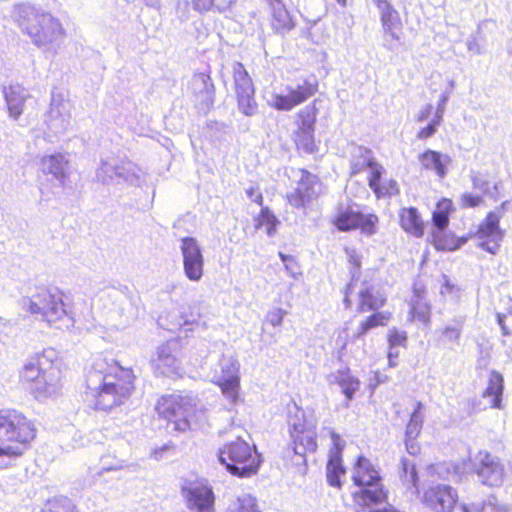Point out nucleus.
Here are the masks:
<instances>
[{
  "label": "nucleus",
  "instance_id": "f257e3e1",
  "mask_svg": "<svg viewBox=\"0 0 512 512\" xmlns=\"http://www.w3.org/2000/svg\"><path fill=\"white\" fill-rule=\"evenodd\" d=\"M103 362H96L86 377L87 389L95 399V408L110 410L122 405L134 390L135 375L118 363L103 371Z\"/></svg>",
  "mask_w": 512,
  "mask_h": 512
},
{
  "label": "nucleus",
  "instance_id": "f03ea898",
  "mask_svg": "<svg viewBox=\"0 0 512 512\" xmlns=\"http://www.w3.org/2000/svg\"><path fill=\"white\" fill-rule=\"evenodd\" d=\"M60 373L56 350L47 348L26 360L20 379L30 385L36 398H45L56 392Z\"/></svg>",
  "mask_w": 512,
  "mask_h": 512
},
{
  "label": "nucleus",
  "instance_id": "7ed1b4c3",
  "mask_svg": "<svg viewBox=\"0 0 512 512\" xmlns=\"http://www.w3.org/2000/svg\"><path fill=\"white\" fill-rule=\"evenodd\" d=\"M22 307L31 314L42 316L49 325L68 330L74 326V315L58 288H43L30 298L22 300Z\"/></svg>",
  "mask_w": 512,
  "mask_h": 512
},
{
  "label": "nucleus",
  "instance_id": "20e7f679",
  "mask_svg": "<svg viewBox=\"0 0 512 512\" xmlns=\"http://www.w3.org/2000/svg\"><path fill=\"white\" fill-rule=\"evenodd\" d=\"M14 15L18 26L38 47L58 42L63 36L60 22L51 14L28 4L15 6Z\"/></svg>",
  "mask_w": 512,
  "mask_h": 512
},
{
  "label": "nucleus",
  "instance_id": "39448f33",
  "mask_svg": "<svg viewBox=\"0 0 512 512\" xmlns=\"http://www.w3.org/2000/svg\"><path fill=\"white\" fill-rule=\"evenodd\" d=\"M436 471L440 476L446 472V479L455 482L462 481L467 473L474 472L482 484L491 487L501 485L504 476V468L498 458L483 451L468 461L439 464Z\"/></svg>",
  "mask_w": 512,
  "mask_h": 512
},
{
  "label": "nucleus",
  "instance_id": "423d86ee",
  "mask_svg": "<svg viewBox=\"0 0 512 512\" xmlns=\"http://www.w3.org/2000/svg\"><path fill=\"white\" fill-rule=\"evenodd\" d=\"M352 481L358 490L352 493L354 502L362 507L383 504L388 499V490L379 471L369 459L358 456L352 472Z\"/></svg>",
  "mask_w": 512,
  "mask_h": 512
},
{
  "label": "nucleus",
  "instance_id": "0eeeda50",
  "mask_svg": "<svg viewBox=\"0 0 512 512\" xmlns=\"http://www.w3.org/2000/svg\"><path fill=\"white\" fill-rule=\"evenodd\" d=\"M159 416L173 425V430L186 432L197 428L205 420V412L190 396L171 394L162 396L155 407Z\"/></svg>",
  "mask_w": 512,
  "mask_h": 512
},
{
  "label": "nucleus",
  "instance_id": "6e6552de",
  "mask_svg": "<svg viewBox=\"0 0 512 512\" xmlns=\"http://www.w3.org/2000/svg\"><path fill=\"white\" fill-rule=\"evenodd\" d=\"M286 422L290 446L294 453L304 460L307 452L313 453L317 450V420L312 414L307 415L296 402L291 401L287 404Z\"/></svg>",
  "mask_w": 512,
  "mask_h": 512
},
{
  "label": "nucleus",
  "instance_id": "1a4fd4ad",
  "mask_svg": "<svg viewBox=\"0 0 512 512\" xmlns=\"http://www.w3.org/2000/svg\"><path fill=\"white\" fill-rule=\"evenodd\" d=\"M219 462L234 476L245 478L256 474L262 459L255 446L238 437L218 451Z\"/></svg>",
  "mask_w": 512,
  "mask_h": 512
},
{
  "label": "nucleus",
  "instance_id": "9d476101",
  "mask_svg": "<svg viewBox=\"0 0 512 512\" xmlns=\"http://www.w3.org/2000/svg\"><path fill=\"white\" fill-rule=\"evenodd\" d=\"M331 222L341 232L359 229L362 235L371 237L378 231L379 217L375 213H364L355 210L352 205L340 203Z\"/></svg>",
  "mask_w": 512,
  "mask_h": 512
},
{
  "label": "nucleus",
  "instance_id": "9b49d317",
  "mask_svg": "<svg viewBox=\"0 0 512 512\" xmlns=\"http://www.w3.org/2000/svg\"><path fill=\"white\" fill-rule=\"evenodd\" d=\"M0 436L7 441L29 443L36 436L34 424L14 409L0 410Z\"/></svg>",
  "mask_w": 512,
  "mask_h": 512
},
{
  "label": "nucleus",
  "instance_id": "f8f14e48",
  "mask_svg": "<svg viewBox=\"0 0 512 512\" xmlns=\"http://www.w3.org/2000/svg\"><path fill=\"white\" fill-rule=\"evenodd\" d=\"M96 178L102 184L128 183L139 185L140 169L129 161H122L114 156L101 158L96 171Z\"/></svg>",
  "mask_w": 512,
  "mask_h": 512
},
{
  "label": "nucleus",
  "instance_id": "ddd939ff",
  "mask_svg": "<svg viewBox=\"0 0 512 512\" xmlns=\"http://www.w3.org/2000/svg\"><path fill=\"white\" fill-rule=\"evenodd\" d=\"M318 89L315 77L302 79L286 87V94L272 93L267 103L278 111H290L313 96Z\"/></svg>",
  "mask_w": 512,
  "mask_h": 512
},
{
  "label": "nucleus",
  "instance_id": "4468645a",
  "mask_svg": "<svg viewBox=\"0 0 512 512\" xmlns=\"http://www.w3.org/2000/svg\"><path fill=\"white\" fill-rule=\"evenodd\" d=\"M234 90L238 110L247 117L258 113V103L255 99L253 81L241 62H235L232 67Z\"/></svg>",
  "mask_w": 512,
  "mask_h": 512
},
{
  "label": "nucleus",
  "instance_id": "2eb2a0df",
  "mask_svg": "<svg viewBox=\"0 0 512 512\" xmlns=\"http://www.w3.org/2000/svg\"><path fill=\"white\" fill-rule=\"evenodd\" d=\"M500 218V209L490 211L479 225L475 235L478 240V247L493 255L497 254L500 242L504 237V231L499 226Z\"/></svg>",
  "mask_w": 512,
  "mask_h": 512
},
{
  "label": "nucleus",
  "instance_id": "dca6fc26",
  "mask_svg": "<svg viewBox=\"0 0 512 512\" xmlns=\"http://www.w3.org/2000/svg\"><path fill=\"white\" fill-rule=\"evenodd\" d=\"M45 122L55 135L64 133L70 126L71 104L61 92L52 91L50 109Z\"/></svg>",
  "mask_w": 512,
  "mask_h": 512
},
{
  "label": "nucleus",
  "instance_id": "f3484780",
  "mask_svg": "<svg viewBox=\"0 0 512 512\" xmlns=\"http://www.w3.org/2000/svg\"><path fill=\"white\" fill-rule=\"evenodd\" d=\"M182 495L188 508L182 512H214V494L207 484L190 482L182 486Z\"/></svg>",
  "mask_w": 512,
  "mask_h": 512
},
{
  "label": "nucleus",
  "instance_id": "a211bd4d",
  "mask_svg": "<svg viewBox=\"0 0 512 512\" xmlns=\"http://www.w3.org/2000/svg\"><path fill=\"white\" fill-rule=\"evenodd\" d=\"M180 250L185 276L190 281H199L203 276L204 258L198 241L193 237H184L181 239Z\"/></svg>",
  "mask_w": 512,
  "mask_h": 512
},
{
  "label": "nucleus",
  "instance_id": "6ab92c4d",
  "mask_svg": "<svg viewBox=\"0 0 512 512\" xmlns=\"http://www.w3.org/2000/svg\"><path fill=\"white\" fill-rule=\"evenodd\" d=\"M219 366L221 375L218 377V384L227 399H229L232 404H235L238 400L240 383L239 362L232 355H222Z\"/></svg>",
  "mask_w": 512,
  "mask_h": 512
},
{
  "label": "nucleus",
  "instance_id": "aec40b11",
  "mask_svg": "<svg viewBox=\"0 0 512 512\" xmlns=\"http://www.w3.org/2000/svg\"><path fill=\"white\" fill-rule=\"evenodd\" d=\"M190 89L198 112L207 114L215 102V86L210 75L194 74L190 82Z\"/></svg>",
  "mask_w": 512,
  "mask_h": 512
},
{
  "label": "nucleus",
  "instance_id": "412c9836",
  "mask_svg": "<svg viewBox=\"0 0 512 512\" xmlns=\"http://www.w3.org/2000/svg\"><path fill=\"white\" fill-rule=\"evenodd\" d=\"M458 495L449 485L437 484L424 493V503L434 512H452Z\"/></svg>",
  "mask_w": 512,
  "mask_h": 512
},
{
  "label": "nucleus",
  "instance_id": "4be33fe9",
  "mask_svg": "<svg viewBox=\"0 0 512 512\" xmlns=\"http://www.w3.org/2000/svg\"><path fill=\"white\" fill-rule=\"evenodd\" d=\"M301 173L296 189L287 196L289 203L296 208L305 207L316 198L317 188L320 187L319 180L315 175L306 170H302Z\"/></svg>",
  "mask_w": 512,
  "mask_h": 512
},
{
  "label": "nucleus",
  "instance_id": "5701e85b",
  "mask_svg": "<svg viewBox=\"0 0 512 512\" xmlns=\"http://www.w3.org/2000/svg\"><path fill=\"white\" fill-rule=\"evenodd\" d=\"M176 342L170 341L159 346L157 350V357L152 360L155 372L173 377L179 374L180 362L174 355Z\"/></svg>",
  "mask_w": 512,
  "mask_h": 512
},
{
  "label": "nucleus",
  "instance_id": "b1692460",
  "mask_svg": "<svg viewBox=\"0 0 512 512\" xmlns=\"http://www.w3.org/2000/svg\"><path fill=\"white\" fill-rule=\"evenodd\" d=\"M359 301L357 311L364 313L368 311H377L386 303L384 294L373 285H365L358 293Z\"/></svg>",
  "mask_w": 512,
  "mask_h": 512
},
{
  "label": "nucleus",
  "instance_id": "393cba45",
  "mask_svg": "<svg viewBox=\"0 0 512 512\" xmlns=\"http://www.w3.org/2000/svg\"><path fill=\"white\" fill-rule=\"evenodd\" d=\"M375 161L377 160L371 149L361 145H353L349 159L350 176L354 177L368 170Z\"/></svg>",
  "mask_w": 512,
  "mask_h": 512
},
{
  "label": "nucleus",
  "instance_id": "a878e982",
  "mask_svg": "<svg viewBox=\"0 0 512 512\" xmlns=\"http://www.w3.org/2000/svg\"><path fill=\"white\" fill-rule=\"evenodd\" d=\"M418 159L424 169L435 171L440 178L447 175V166L451 163L449 155L431 149L421 153Z\"/></svg>",
  "mask_w": 512,
  "mask_h": 512
},
{
  "label": "nucleus",
  "instance_id": "bb28decb",
  "mask_svg": "<svg viewBox=\"0 0 512 512\" xmlns=\"http://www.w3.org/2000/svg\"><path fill=\"white\" fill-rule=\"evenodd\" d=\"M68 164L69 161L66 155L62 153L44 156L41 160L42 171L46 174L53 175L62 186H64L67 178Z\"/></svg>",
  "mask_w": 512,
  "mask_h": 512
},
{
  "label": "nucleus",
  "instance_id": "cd10ccee",
  "mask_svg": "<svg viewBox=\"0 0 512 512\" xmlns=\"http://www.w3.org/2000/svg\"><path fill=\"white\" fill-rule=\"evenodd\" d=\"M3 94L10 116L17 119L23 112V106L28 96L27 91L17 84L3 87Z\"/></svg>",
  "mask_w": 512,
  "mask_h": 512
},
{
  "label": "nucleus",
  "instance_id": "c85d7f7f",
  "mask_svg": "<svg viewBox=\"0 0 512 512\" xmlns=\"http://www.w3.org/2000/svg\"><path fill=\"white\" fill-rule=\"evenodd\" d=\"M331 381L337 383L347 400L346 406L354 398L355 392L359 389V380L351 375L349 368L339 369L330 375Z\"/></svg>",
  "mask_w": 512,
  "mask_h": 512
},
{
  "label": "nucleus",
  "instance_id": "c756f323",
  "mask_svg": "<svg viewBox=\"0 0 512 512\" xmlns=\"http://www.w3.org/2000/svg\"><path fill=\"white\" fill-rule=\"evenodd\" d=\"M401 227L416 237H421L424 233L423 221L414 207L403 208L400 212Z\"/></svg>",
  "mask_w": 512,
  "mask_h": 512
},
{
  "label": "nucleus",
  "instance_id": "7c9ffc66",
  "mask_svg": "<svg viewBox=\"0 0 512 512\" xmlns=\"http://www.w3.org/2000/svg\"><path fill=\"white\" fill-rule=\"evenodd\" d=\"M272 10L271 26L278 34H285L294 28V22L285 5L270 6Z\"/></svg>",
  "mask_w": 512,
  "mask_h": 512
},
{
  "label": "nucleus",
  "instance_id": "2f4dec72",
  "mask_svg": "<svg viewBox=\"0 0 512 512\" xmlns=\"http://www.w3.org/2000/svg\"><path fill=\"white\" fill-rule=\"evenodd\" d=\"M465 316L459 315L455 316L451 321L440 331V341L443 343L450 344V348L452 349L453 345L460 344V337L463 331V327L465 324Z\"/></svg>",
  "mask_w": 512,
  "mask_h": 512
},
{
  "label": "nucleus",
  "instance_id": "473e14b6",
  "mask_svg": "<svg viewBox=\"0 0 512 512\" xmlns=\"http://www.w3.org/2000/svg\"><path fill=\"white\" fill-rule=\"evenodd\" d=\"M431 236L435 248L442 251L457 250L467 242L466 238H456L447 229L432 231Z\"/></svg>",
  "mask_w": 512,
  "mask_h": 512
},
{
  "label": "nucleus",
  "instance_id": "72a5a7b5",
  "mask_svg": "<svg viewBox=\"0 0 512 512\" xmlns=\"http://www.w3.org/2000/svg\"><path fill=\"white\" fill-rule=\"evenodd\" d=\"M2 441H0V470H7L11 469L14 466H16V461L23 455L24 447L21 443H18L19 445H10L5 444V439L2 438ZM6 442H8L6 440Z\"/></svg>",
  "mask_w": 512,
  "mask_h": 512
},
{
  "label": "nucleus",
  "instance_id": "f704fd0d",
  "mask_svg": "<svg viewBox=\"0 0 512 512\" xmlns=\"http://www.w3.org/2000/svg\"><path fill=\"white\" fill-rule=\"evenodd\" d=\"M391 318V313L378 310L368 316L362 321L357 329V332L353 335V340L362 339L370 330L378 327L385 326Z\"/></svg>",
  "mask_w": 512,
  "mask_h": 512
},
{
  "label": "nucleus",
  "instance_id": "c9c22d12",
  "mask_svg": "<svg viewBox=\"0 0 512 512\" xmlns=\"http://www.w3.org/2000/svg\"><path fill=\"white\" fill-rule=\"evenodd\" d=\"M452 210L453 203L450 199L443 198L437 203L436 209L432 214V231L447 229Z\"/></svg>",
  "mask_w": 512,
  "mask_h": 512
},
{
  "label": "nucleus",
  "instance_id": "e433bc0d",
  "mask_svg": "<svg viewBox=\"0 0 512 512\" xmlns=\"http://www.w3.org/2000/svg\"><path fill=\"white\" fill-rule=\"evenodd\" d=\"M503 390V376L497 371H492L489 377L488 386L483 393V397H492L491 406L493 408H500Z\"/></svg>",
  "mask_w": 512,
  "mask_h": 512
},
{
  "label": "nucleus",
  "instance_id": "4c0bfd02",
  "mask_svg": "<svg viewBox=\"0 0 512 512\" xmlns=\"http://www.w3.org/2000/svg\"><path fill=\"white\" fill-rule=\"evenodd\" d=\"M383 29L389 34L393 40H399V36L395 32L401 26L399 13L392 5L379 11Z\"/></svg>",
  "mask_w": 512,
  "mask_h": 512
},
{
  "label": "nucleus",
  "instance_id": "58836bf2",
  "mask_svg": "<svg viewBox=\"0 0 512 512\" xmlns=\"http://www.w3.org/2000/svg\"><path fill=\"white\" fill-rule=\"evenodd\" d=\"M410 313L413 318L421 322H428L430 320V305L427 303L423 293L418 289L414 290L413 297L410 302Z\"/></svg>",
  "mask_w": 512,
  "mask_h": 512
},
{
  "label": "nucleus",
  "instance_id": "ea45409f",
  "mask_svg": "<svg viewBox=\"0 0 512 512\" xmlns=\"http://www.w3.org/2000/svg\"><path fill=\"white\" fill-rule=\"evenodd\" d=\"M315 130L298 128L295 133V143L299 150L306 154H313L317 150L314 137Z\"/></svg>",
  "mask_w": 512,
  "mask_h": 512
},
{
  "label": "nucleus",
  "instance_id": "a19ab883",
  "mask_svg": "<svg viewBox=\"0 0 512 512\" xmlns=\"http://www.w3.org/2000/svg\"><path fill=\"white\" fill-rule=\"evenodd\" d=\"M423 404L421 402H417L415 408L410 416V420L406 426L405 436L408 440H415L423 425V415H422Z\"/></svg>",
  "mask_w": 512,
  "mask_h": 512
},
{
  "label": "nucleus",
  "instance_id": "79ce46f5",
  "mask_svg": "<svg viewBox=\"0 0 512 512\" xmlns=\"http://www.w3.org/2000/svg\"><path fill=\"white\" fill-rule=\"evenodd\" d=\"M40 512H79L76 505L64 496L48 500Z\"/></svg>",
  "mask_w": 512,
  "mask_h": 512
},
{
  "label": "nucleus",
  "instance_id": "37998d69",
  "mask_svg": "<svg viewBox=\"0 0 512 512\" xmlns=\"http://www.w3.org/2000/svg\"><path fill=\"white\" fill-rule=\"evenodd\" d=\"M345 473L342 460L328 459L326 466V478L330 486L340 488L342 485L341 476Z\"/></svg>",
  "mask_w": 512,
  "mask_h": 512
},
{
  "label": "nucleus",
  "instance_id": "c03bdc74",
  "mask_svg": "<svg viewBox=\"0 0 512 512\" xmlns=\"http://www.w3.org/2000/svg\"><path fill=\"white\" fill-rule=\"evenodd\" d=\"M255 221L256 228L266 226V233L270 237L276 233L277 227L280 224L278 218L268 207H262L260 214Z\"/></svg>",
  "mask_w": 512,
  "mask_h": 512
},
{
  "label": "nucleus",
  "instance_id": "a18cd8bd",
  "mask_svg": "<svg viewBox=\"0 0 512 512\" xmlns=\"http://www.w3.org/2000/svg\"><path fill=\"white\" fill-rule=\"evenodd\" d=\"M471 180L473 183V187L482 191L485 195L490 196L492 198H497L499 194V185L500 182L494 183L493 185L487 180L481 173L472 172Z\"/></svg>",
  "mask_w": 512,
  "mask_h": 512
},
{
  "label": "nucleus",
  "instance_id": "49530a36",
  "mask_svg": "<svg viewBox=\"0 0 512 512\" xmlns=\"http://www.w3.org/2000/svg\"><path fill=\"white\" fill-rule=\"evenodd\" d=\"M319 100H314L312 104L305 106L298 113V128L301 129H313L315 130V123L318 114V108L316 107V103Z\"/></svg>",
  "mask_w": 512,
  "mask_h": 512
},
{
  "label": "nucleus",
  "instance_id": "de8ad7c7",
  "mask_svg": "<svg viewBox=\"0 0 512 512\" xmlns=\"http://www.w3.org/2000/svg\"><path fill=\"white\" fill-rule=\"evenodd\" d=\"M401 479L409 487L418 488V473L413 461L403 458L401 460Z\"/></svg>",
  "mask_w": 512,
  "mask_h": 512
},
{
  "label": "nucleus",
  "instance_id": "09e8293b",
  "mask_svg": "<svg viewBox=\"0 0 512 512\" xmlns=\"http://www.w3.org/2000/svg\"><path fill=\"white\" fill-rule=\"evenodd\" d=\"M368 170V186L375 194L376 190L383 181V175L386 173V170L378 161H375Z\"/></svg>",
  "mask_w": 512,
  "mask_h": 512
},
{
  "label": "nucleus",
  "instance_id": "8fccbe9b",
  "mask_svg": "<svg viewBox=\"0 0 512 512\" xmlns=\"http://www.w3.org/2000/svg\"><path fill=\"white\" fill-rule=\"evenodd\" d=\"M231 512H261L258 509L256 498L249 495L243 494L237 499V507Z\"/></svg>",
  "mask_w": 512,
  "mask_h": 512
},
{
  "label": "nucleus",
  "instance_id": "3c124183",
  "mask_svg": "<svg viewBox=\"0 0 512 512\" xmlns=\"http://www.w3.org/2000/svg\"><path fill=\"white\" fill-rule=\"evenodd\" d=\"M399 193L398 183L394 179H383L380 186L375 192V196L379 198L394 196Z\"/></svg>",
  "mask_w": 512,
  "mask_h": 512
},
{
  "label": "nucleus",
  "instance_id": "603ef678",
  "mask_svg": "<svg viewBox=\"0 0 512 512\" xmlns=\"http://www.w3.org/2000/svg\"><path fill=\"white\" fill-rule=\"evenodd\" d=\"M387 336L389 347H406L408 337L405 331L392 327L388 330Z\"/></svg>",
  "mask_w": 512,
  "mask_h": 512
},
{
  "label": "nucleus",
  "instance_id": "864d4df0",
  "mask_svg": "<svg viewBox=\"0 0 512 512\" xmlns=\"http://www.w3.org/2000/svg\"><path fill=\"white\" fill-rule=\"evenodd\" d=\"M329 434L333 443V448L329 452V458L342 460V451L345 447V441L332 429H329Z\"/></svg>",
  "mask_w": 512,
  "mask_h": 512
},
{
  "label": "nucleus",
  "instance_id": "5fc2aeb1",
  "mask_svg": "<svg viewBox=\"0 0 512 512\" xmlns=\"http://www.w3.org/2000/svg\"><path fill=\"white\" fill-rule=\"evenodd\" d=\"M100 464L101 470L99 472V475H101L103 472L122 469L124 466L122 460L112 458L108 455L101 457Z\"/></svg>",
  "mask_w": 512,
  "mask_h": 512
},
{
  "label": "nucleus",
  "instance_id": "6e6d98bb",
  "mask_svg": "<svg viewBox=\"0 0 512 512\" xmlns=\"http://www.w3.org/2000/svg\"><path fill=\"white\" fill-rule=\"evenodd\" d=\"M189 313H187L185 310L181 311V319L182 322H179V326H186V325H192L194 323H197L198 319L200 318V312L198 306H189Z\"/></svg>",
  "mask_w": 512,
  "mask_h": 512
},
{
  "label": "nucleus",
  "instance_id": "4d7b16f0",
  "mask_svg": "<svg viewBox=\"0 0 512 512\" xmlns=\"http://www.w3.org/2000/svg\"><path fill=\"white\" fill-rule=\"evenodd\" d=\"M176 16L181 22H186L190 18L189 0H178L176 3Z\"/></svg>",
  "mask_w": 512,
  "mask_h": 512
},
{
  "label": "nucleus",
  "instance_id": "13d9d810",
  "mask_svg": "<svg viewBox=\"0 0 512 512\" xmlns=\"http://www.w3.org/2000/svg\"><path fill=\"white\" fill-rule=\"evenodd\" d=\"M175 446L172 443L164 444L163 446L154 449L151 452V457L159 461L166 458L168 455H174Z\"/></svg>",
  "mask_w": 512,
  "mask_h": 512
},
{
  "label": "nucleus",
  "instance_id": "bf43d9fd",
  "mask_svg": "<svg viewBox=\"0 0 512 512\" xmlns=\"http://www.w3.org/2000/svg\"><path fill=\"white\" fill-rule=\"evenodd\" d=\"M497 321L504 335L512 334V311L506 314H498Z\"/></svg>",
  "mask_w": 512,
  "mask_h": 512
},
{
  "label": "nucleus",
  "instance_id": "052dcab7",
  "mask_svg": "<svg viewBox=\"0 0 512 512\" xmlns=\"http://www.w3.org/2000/svg\"><path fill=\"white\" fill-rule=\"evenodd\" d=\"M461 206L463 208H474L482 203V197L479 195H473L471 193H464L461 195Z\"/></svg>",
  "mask_w": 512,
  "mask_h": 512
},
{
  "label": "nucleus",
  "instance_id": "680f3d73",
  "mask_svg": "<svg viewBox=\"0 0 512 512\" xmlns=\"http://www.w3.org/2000/svg\"><path fill=\"white\" fill-rule=\"evenodd\" d=\"M285 314L286 312L283 309L276 308L268 312L266 320L272 326L277 327L281 325Z\"/></svg>",
  "mask_w": 512,
  "mask_h": 512
},
{
  "label": "nucleus",
  "instance_id": "e2e57ef3",
  "mask_svg": "<svg viewBox=\"0 0 512 512\" xmlns=\"http://www.w3.org/2000/svg\"><path fill=\"white\" fill-rule=\"evenodd\" d=\"M215 0H192V7L200 14L211 11L214 8Z\"/></svg>",
  "mask_w": 512,
  "mask_h": 512
},
{
  "label": "nucleus",
  "instance_id": "0e129e2a",
  "mask_svg": "<svg viewBox=\"0 0 512 512\" xmlns=\"http://www.w3.org/2000/svg\"><path fill=\"white\" fill-rule=\"evenodd\" d=\"M246 196L253 202L262 206L263 196L258 187L251 186L245 190Z\"/></svg>",
  "mask_w": 512,
  "mask_h": 512
},
{
  "label": "nucleus",
  "instance_id": "69168bd1",
  "mask_svg": "<svg viewBox=\"0 0 512 512\" xmlns=\"http://www.w3.org/2000/svg\"><path fill=\"white\" fill-rule=\"evenodd\" d=\"M437 129L438 128L430 122L427 126L420 129V131L417 133V138L420 140L428 139L437 132Z\"/></svg>",
  "mask_w": 512,
  "mask_h": 512
},
{
  "label": "nucleus",
  "instance_id": "338daca9",
  "mask_svg": "<svg viewBox=\"0 0 512 512\" xmlns=\"http://www.w3.org/2000/svg\"><path fill=\"white\" fill-rule=\"evenodd\" d=\"M467 49L470 51V52H473L475 54H482L483 53V50L476 38V36L474 35H471L468 39H467Z\"/></svg>",
  "mask_w": 512,
  "mask_h": 512
},
{
  "label": "nucleus",
  "instance_id": "774afa93",
  "mask_svg": "<svg viewBox=\"0 0 512 512\" xmlns=\"http://www.w3.org/2000/svg\"><path fill=\"white\" fill-rule=\"evenodd\" d=\"M484 507H485V504H483V503L472 504L470 506L463 504L462 510H463V512H483Z\"/></svg>",
  "mask_w": 512,
  "mask_h": 512
}]
</instances>
